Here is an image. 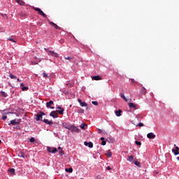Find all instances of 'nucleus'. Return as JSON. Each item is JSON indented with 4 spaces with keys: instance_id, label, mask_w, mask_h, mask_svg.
I'll return each mask as SVG.
<instances>
[{
    "instance_id": "nucleus-23",
    "label": "nucleus",
    "mask_w": 179,
    "mask_h": 179,
    "mask_svg": "<svg viewBox=\"0 0 179 179\" xmlns=\"http://www.w3.org/2000/svg\"><path fill=\"white\" fill-rule=\"evenodd\" d=\"M15 169L11 168L8 169V173H10L13 176H15Z\"/></svg>"
},
{
    "instance_id": "nucleus-48",
    "label": "nucleus",
    "mask_w": 179,
    "mask_h": 179,
    "mask_svg": "<svg viewBox=\"0 0 179 179\" xmlns=\"http://www.w3.org/2000/svg\"><path fill=\"white\" fill-rule=\"evenodd\" d=\"M60 43H61V44H62V43H64V40H61Z\"/></svg>"
},
{
    "instance_id": "nucleus-42",
    "label": "nucleus",
    "mask_w": 179,
    "mask_h": 179,
    "mask_svg": "<svg viewBox=\"0 0 179 179\" xmlns=\"http://www.w3.org/2000/svg\"><path fill=\"white\" fill-rule=\"evenodd\" d=\"M143 126H144L143 123H139V124L137 125V127H143Z\"/></svg>"
},
{
    "instance_id": "nucleus-44",
    "label": "nucleus",
    "mask_w": 179,
    "mask_h": 179,
    "mask_svg": "<svg viewBox=\"0 0 179 179\" xmlns=\"http://www.w3.org/2000/svg\"><path fill=\"white\" fill-rule=\"evenodd\" d=\"M106 170H108V171L111 170V167L110 166L106 167Z\"/></svg>"
},
{
    "instance_id": "nucleus-21",
    "label": "nucleus",
    "mask_w": 179,
    "mask_h": 179,
    "mask_svg": "<svg viewBox=\"0 0 179 179\" xmlns=\"http://www.w3.org/2000/svg\"><path fill=\"white\" fill-rule=\"evenodd\" d=\"M65 59H67L69 62H72L73 59V57H64Z\"/></svg>"
},
{
    "instance_id": "nucleus-38",
    "label": "nucleus",
    "mask_w": 179,
    "mask_h": 179,
    "mask_svg": "<svg viewBox=\"0 0 179 179\" xmlns=\"http://www.w3.org/2000/svg\"><path fill=\"white\" fill-rule=\"evenodd\" d=\"M59 154L61 156H64V150H60V151L59 152Z\"/></svg>"
},
{
    "instance_id": "nucleus-35",
    "label": "nucleus",
    "mask_w": 179,
    "mask_h": 179,
    "mask_svg": "<svg viewBox=\"0 0 179 179\" xmlns=\"http://www.w3.org/2000/svg\"><path fill=\"white\" fill-rule=\"evenodd\" d=\"M22 92H26V90H29V87H22Z\"/></svg>"
},
{
    "instance_id": "nucleus-52",
    "label": "nucleus",
    "mask_w": 179,
    "mask_h": 179,
    "mask_svg": "<svg viewBox=\"0 0 179 179\" xmlns=\"http://www.w3.org/2000/svg\"><path fill=\"white\" fill-rule=\"evenodd\" d=\"M45 51H48V52L50 51V50H47V48H45Z\"/></svg>"
},
{
    "instance_id": "nucleus-47",
    "label": "nucleus",
    "mask_w": 179,
    "mask_h": 179,
    "mask_svg": "<svg viewBox=\"0 0 179 179\" xmlns=\"http://www.w3.org/2000/svg\"><path fill=\"white\" fill-rule=\"evenodd\" d=\"M104 139H105L104 137H101V141H103Z\"/></svg>"
},
{
    "instance_id": "nucleus-33",
    "label": "nucleus",
    "mask_w": 179,
    "mask_h": 179,
    "mask_svg": "<svg viewBox=\"0 0 179 179\" xmlns=\"http://www.w3.org/2000/svg\"><path fill=\"white\" fill-rule=\"evenodd\" d=\"M77 113H78L80 114H83V113H85V110L84 109H79V110H78Z\"/></svg>"
},
{
    "instance_id": "nucleus-46",
    "label": "nucleus",
    "mask_w": 179,
    "mask_h": 179,
    "mask_svg": "<svg viewBox=\"0 0 179 179\" xmlns=\"http://www.w3.org/2000/svg\"><path fill=\"white\" fill-rule=\"evenodd\" d=\"M131 83H135V80L131 78Z\"/></svg>"
},
{
    "instance_id": "nucleus-37",
    "label": "nucleus",
    "mask_w": 179,
    "mask_h": 179,
    "mask_svg": "<svg viewBox=\"0 0 179 179\" xmlns=\"http://www.w3.org/2000/svg\"><path fill=\"white\" fill-rule=\"evenodd\" d=\"M92 103L94 106H99V102H97V101H92Z\"/></svg>"
},
{
    "instance_id": "nucleus-51",
    "label": "nucleus",
    "mask_w": 179,
    "mask_h": 179,
    "mask_svg": "<svg viewBox=\"0 0 179 179\" xmlns=\"http://www.w3.org/2000/svg\"><path fill=\"white\" fill-rule=\"evenodd\" d=\"M17 82H20V79L17 78Z\"/></svg>"
},
{
    "instance_id": "nucleus-13",
    "label": "nucleus",
    "mask_w": 179,
    "mask_h": 179,
    "mask_svg": "<svg viewBox=\"0 0 179 179\" xmlns=\"http://www.w3.org/2000/svg\"><path fill=\"white\" fill-rule=\"evenodd\" d=\"M136 159L134 158V155L128 156L127 161L129 162L130 163H134Z\"/></svg>"
},
{
    "instance_id": "nucleus-34",
    "label": "nucleus",
    "mask_w": 179,
    "mask_h": 179,
    "mask_svg": "<svg viewBox=\"0 0 179 179\" xmlns=\"http://www.w3.org/2000/svg\"><path fill=\"white\" fill-rule=\"evenodd\" d=\"M29 142H31V143H34V142H36V139L34 138V137H31L29 139Z\"/></svg>"
},
{
    "instance_id": "nucleus-3",
    "label": "nucleus",
    "mask_w": 179,
    "mask_h": 179,
    "mask_svg": "<svg viewBox=\"0 0 179 179\" xmlns=\"http://www.w3.org/2000/svg\"><path fill=\"white\" fill-rule=\"evenodd\" d=\"M47 150L49 152V153H57V152H58V150H57L55 148L47 147Z\"/></svg>"
},
{
    "instance_id": "nucleus-14",
    "label": "nucleus",
    "mask_w": 179,
    "mask_h": 179,
    "mask_svg": "<svg viewBox=\"0 0 179 179\" xmlns=\"http://www.w3.org/2000/svg\"><path fill=\"white\" fill-rule=\"evenodd\" d=\"M84 145L85 146H88V148H93V143L92 142L87 143V141H85Z\"/></svg>"
},
{
    "instance_id": "nucleus-49",
    "label": "nucleus",
    "mask_w": 179,
    "mask_h": 179,
    "mask_svg": "<svg viewBox=\"0 0 179 179\" xmlns=\"http://www.w3.org/2000/svg\"><path fill=\"white\" fill-rule=\"evenodd\" d=\"M58 150H62V149L61 148V147H59V148H58Z\"/></svg>"
},
{
    "instance_id": "nucleus-54",
    "label": "nucleus",
    "mask_w": 179,
    "mask_h": 179,
    "mask_svg": "<svg viewBox=\"0 0 179 179\" xmlns=\"http://www.w3.org/2000/svg\"><path fill=\"white\" fill-rule=\"evenodd\" d=\"M1 140H0V145H1Z\"/></svg>"
},
{
    "instance_id": "nucleus-8",
    "label": "nucleus",
    "mask_w": 179,
    "mask_h": 179,
    "mask_svg": "<svg viewBox=\"0 0 179 179\" xmlns=\"http://www.w3.org/2000/svg\"><path fill=\"white\" fill-rule=\"evenodd\" d=\"M62 127L64 128H66V129H71L72 128V125L66 123V122H63L62 123Z\"/></svg>"
},
{
    "instance_id": "nucleus-41",
    "label": "nucleus",
    "mask_w": 179,
    "mask_h": 179,
    "mask_svg": "<svg viewBox=\"0 0 179 179\" xmlns=\"http://www.w3.org/2000/svg\"><path fill=\"white\" fill-rule=\"evenodd\" d=\"M106 143H107L106 142V141H102L101 145H102L103 146H106Z\"/></svg>"
},
{
    "instance_id": "nucleus-11",
    "label": "nucleus",
    "mask_w": 179,
    "mask_h": 179,
    "mask_svg": "<svg viewBox=\"0 0 179 179\" xmlns=\"http://www.w3.org/2000/svg\"><path fill=\"white\" fill-rule=\"evenodd\" d=\"M49 24H50L51 26H53V27H55V29H56L57 30H61V27H59L58 25H57V24L54 23L53 22L50 21Z\"/></svg>"
},
{
    "instance_id": "nucleus-12",
    "label": "nucleus",
    "mask_w": 179,
    "mask_h": 179,
    "mask_svg": "<svg viewBox=\"0 0 179 179\" xmlns=\"http://www.w3.org/2000/svg\"><path fill=\"white\" fill-rule=\"evenodd\" d=\"M147 137L148 139H155V138H156V135H155L153 133H148L147 134Z\"/></svg>"
},
{
    "instance_id": "nucleus-27",
    "label": "nucleus",
    "mask_w": 179,
    "mask_h": 179,
    "mask_svg": "<svg viewBox=\"0 0 179 179\" xmlns=\"http://www.w3.org/2000/svg\"><path fill=\"white\" fill-rule=\"evenodd\" d=\"M133 164H135V166H137V167H141V162L138 161H134Z\"/></svg>"
},
{
    "instance_id": "nucleus-17",
    "label": "nucleus",
    "mask_w": 179,
    "mask_h": 179,
    "mask_svg": "<svg viewBox=\"0 0 179 179\" xmlns=\"http://www.w3.org/2000/svg\"><path fill=\"white\" fill-rule=\"evenodd\" d=\"M71 132H79V129L76 127L71 126Z\"/></svg>"
},
{
    "instance_id": "nucleus-36",
    "label": "nucleus",
    "mask_w": 179,
    "mask_h": 179,
    "mask_svg": "<svg viewBox=\"0 0 179 179\" xmlns=\"http://www.w3.org/2000/svg\"><path fill=\"white\" fill-rule=\"evenodd\" d=\"M135 143H136V145H137L138 146H141V145H142V143H141V141H135Z\"/></svg>"
},
{
    "instance_id": "nucleus-9",
    "label": "nucleus",
    "mask_w": 179,
    "mask_h": 179,
    "mask_svg": "<svg viewBox=\"0 0 179 179\" xmlns=\"http://www.w3.org/2000/svg\"><path fill=\"white\" fill-rule=\"evenodd\" d=\"M57 110H56L57 113H59V114H60V115H64V111H65L64 108H62L59 106L57 107Z\"/></svg>"
},
{
    "instance_id": "nucleus-26",
    "label": "nucleus",
    "mask_w": 179,
    "mask_h": 179,
    "mask_svg": "<svg viewBox=\"0 0 179 179\" xmlns=\"http://www.w3.org/2000/svg\"><path fill=\"white\" fill-rule=\"evenodd\" d=\"M0 94H1V96H3V97H8V94H6V92H5L3 91H1Z\"/></svg>"
},
{
    "instance_id": "nucleus-31",
    "label": "nucleus",
    "mask_w": 179,
    "mask_h": 179,
    "mask_svg": "<svg viewBox=\"0 0 179 179\" xmlns=\"http://www.w3.org/2000/svg\"><path fill=\"white\" fill-rule=\"evenodd\" d=\"M80 105L81 106V107H87V103H86L85 102H81Z\"/></svg>"
},
{
    "instance_id": "nucleus-40",
    "label": "nucleus",
    "mask_w": 179,
    "mask_h": 179,
    "mask_svg": "<svg viewBox=\"0 0 179 179\" xmlns=\"http://www.w3.org/2000/svg\"><path fill=\"white\" fill-rule=\"evenodd\" d=\"M111 152H109L108 153L106 154V156H108V157H111Z\"/></svg>"
},
{
    "instance_id": "nucleus-20",
    "label": "nucleus",
    "mask_w": 179,
    "mask_h": 179,
    "mask_svg": "<svg viewBox=\"0 0 179 179\" xmlns=\"http://www.w3.org/2000/svg\"><path fill=\"white\" fill-rule=\"evenodd\" d=\"M129 108H136V104L134 103H128Z\"/></svg>"
},
{
    "instance_id": "nucleus-28",
    "label": "nucleus",
    "mask_w": 179,
    "mask_h": 179,
    "mask_svg": "<svg viewBox=\"0 0 179 179\" xmlns=\"http://www.w3.org/2000/svg\"><path fill=\"white\" fill-rule=\"evenodd\" d=\"M19 157H22V159H24V152H20L18 154Z\"/></svg>"
},
{
    "instance_id": "nucleus-25",
    "label": "nucleus",
    "mask_w": 179,
    "mask_h": 179,
    "mask_svg": "<svg viewBox=\"0 0 179 179\" xmlns=\"http://www.w3.org/2000/svg\"><path fill=\"white\" fill-rule=\"evenodd\" d=\"M86 127H87V124H86V123H83L80 124V128H81V129H86Z\"/></svg>"
},
{
    "instance_id": "nucleus-7",
    "label": "nucleus",
    "mask_w": 179,
    "mask_h": 179,
    "mask_svg": "<svg viewBox=\"0 0 179 179\" xmlns=\"http://www.w3.org/2000/svg\"><path fill=\"white\" fill-rule=\"evenodd\" d=\"M10 124L11 125H19V124H20V120H10Z\"/></svg>"
},
{
    "instance_id": "nucleus-32",
    "label": "nucleus",
    "mask_w": 179,
    "mask_h": 179,
    "mask_svg": "<svg viewBox=\"0 0 179 179\" xmlns=\"http://www.w3.org/2000/svg\"><path fill=\"white\" fill-rule=\"evenodd\" d=\"M8 40L9 41H12V43H16V41H15L13 38H12V36H10L9 38H8Z\"/></svg>"
},
{
    "instance_id": "nucleus-22",
    "label": "nucleus",
    "mask_w": 179,
    "mask_h": 179,
    "mask_svg": "<svg viewBox=\"0 0 179 179\" xmlns=\"http://www.w3.org/2000/svg\"><path fill=\"white\" fill-rule=\"evenodd\" d=\"M115 113L117 117H121V113H122V110H115Z\"/></svg>"
},
{
    "instance_id": "nucleus-1",
    "label": "nucleus",
    "mask_w": 179,
    "mask_h": 179,
    "mask_svg": "<svg viewBox=\"0 0 179 179\" xmlns=\"http://www.w3.org/2000/svg\"><path fill=\"white\" fill-rule=\"evenodd\" d=\"M34 10H36V12H38V15H41V16H43V17H47V15L43 12L41 8L34 7Z\"/></svg>"
},
{
    "instance_id": "nucleus-5",
    "label": "nucleus",
    "mask_w": 179,
    "mask_h": 179,
    "mask_svg": "<svg viewBox=\"0 0 179 179\" xmlns=\"http://www.w3.org/2000/svg\"><path fill=\"white\" fill-rule=\"evenodd\" d=\"M54 104V101H50L46 103V107L48 108H51L52 110H54V107L51 106Z\"/></svg>"
},
{
    "instance_id": "nucleus-15",
    "label": "nucleus",
    "mask_w": 179,
    "mask_h": 179,
    "mask_svg": "<svg viewBox=\"0 0 179 179\" xmlns=\"http://www.w3.org/2000/svg\"><path fill=\"white\" fill-rule=\"evenodd\" d=\"M140 93H141V94H142L143 96H145V94H146V93H147L146 88H145L144 87H143L141 89Z\"/></svg>"
},
{
    "instance_id": "nucleus-39",
    "label": "nucleus",
    "mask_w": 179,
    "mask_h": 179,
    "mask_svg": "<svg viewBox=\"0 0 179 179\" xmlns=\"http://www.w3.org/2000/svg\"><path fill=\"white\" fill-rule=\"evenodd\" d=\"M43 78H48V75L47 74V73L44 72L43 73Z\"/></svg>"
},
{
    "instance_id": "nucleus-29",
    "label": "nucleus",
    "mask_w": 179,
    "mask_h": 179,
    "mask_svg": "<svg viewBox=\"0 0 179 179\" xmlns=\"http://www.w3.org/2000/svg\"><path fill=\"white\" fill-rule=\"evenodd\" d=\"M65 170L66 173H72V171H73V169L72 168H66Z\"/></svg>"
},
{
    "instance_id": "nucleus-43",
    "label": "nucleus",
    "mask_w": 179,
    "mask_h": 179,
    "mask_svg": "<svg viewBox=\"0 0 179 179\" xmlns=\"http://www.w3.org/2000/svg\"><path fill=\"white\" fill-rule=\"evenodd\" d=\"M8 118V117H6V115H3L2 119L3 120V121H5V120H6Z\"/></svg>"
},
{
    "instance_id": "nucleus-19",
    "label": "nucleus",
    "mask_w": 179,
    "mask_h": 179,
    "mask_svg": "<svg viewBox=\"0 0 179 179\" xmlns=\"http://www.w3.org/2000/svg\"><path fill=\"white\" fill-rule=\"evenodd\" d=\"M92 80H101L100 76H94L92 78Z\"/></svg>"
},
{
    "instance_id": "nucleus-16",
    "label": "nucleus",
    "mask_w": 179,
    "mask_h": 179,
    "mask_svg": "<svg viewBox=\"0 0 179 179\" xmlns=\"http://www.w3.org/2000/svg\"><path fill=\"white\" fill-rule=\"evenodd\" d=\"M42 121L47 125H51V124H52V120L49 121L48 119H43Z\"/></svg>"
},
{
    "instance_id": "nucleus-24",
    "label": "nucleus",
    "mask_w": 179,
    "mask_h": 179,
    "mask_svg": "<svg viewBox=\"0 0 179 179\" xmlns=\"http://www.w3.org/2000/svg\"><path fill=\"white\" fill-rule=\"evenodd\" d=\"M120 97H121L122 99H123V100H124L125 101H128V99H127V98L125 97V95L124 94V93H121V94H120Z\"/></svg>"
},
{
    "instance_id": "nucleus-18",
    "label": "nucleus",
    "mask_w": 179,
    "mask_h": 179,
    "mask_svg": "<svg viewBox=\"0 0 179 179\" xmlns=\"http://www.w3.org/2000/svg\"><path fill=\"white\" fill-rule=\"evenodd\" d=\"M16 2L17 3H19V5H21V6H24V5H26V3L22 0H16Z\"/></svg>"
},
{
    "instance_id": "nucleus-50",
    "label": "nucleus",
    "mask_w": 179,
    "mask_h": 179,
    "mask_svg": "<svg viewBox=\"0 0 179 179\" xmlns=\"http://www.w3.org/2000/svg\"><path fill=\"white\" fill-rule=\"evenodd\" d=\"M20 86L23 87V86H24V85H23V83H21Z\"/></svg>"
},
{
    "instance_id": "nucleus-4",
    "label": "nucleus",
    "mask_w": 179,
    "mask_h": 179,
    "mask_svg": "<svg viewBox=\"0 0 179 179\" xmlns=\"http://www.w3.org/2000/svg\"><path fill=\"white\" fill-rule=\"evenodd\" d=\"M48 55H51L52 57H55V58H58V57H59L58 53H57L54 51L49 50V51H48Z\"/></svg>"
},
{
    "instance_id": "nucleus-30",
    "label": "nucleus",
    "mask_w": 179,
    "mask_h": 179,
    "mask_svg": "<svg viewBox=\"0 0 179 179\" xmlns=\"http://www.w3.org/2000/svg\"><path fill=\"white\" fill-rule=\"evenodd\" d=\"M9 78H10V79H17V77H16L15 76H14L13 74L10 73L9 75Z\"/></svg>"
},
{
    "instance_id": "nucleus-6",
    "label": "nucleus",
    "mask_w": 179,
    "mask_h": 179,
    "mask_svg": "<svg viewBox=\"0 0 179 179\" xmlns=\"http://www.w3.org/2000/svg\"><path fill=\"white\" fill-rule=\"evenodd\" d=\"M50 116L52 117V118H58V112L53 110L50 113Z\"/></svg>"
},
{
    "instance_id": "nucleus-53",
    "label": "nucleus",
    "mask_w": 179,
    "mask_h": 179,
    "mask_svg": "<svg viewBox=\"0 0 179 179\" xmlns=\"http://www.w3.org/2000/svg\"><path fill=\"white\" fill-rule=\"evenodd\" d=\"M177 160H179V157H177Z\"/></svg>"
},
{
    "instance_id": "nucleus-45",
    "label": "nucleus",
    "mask_w": 179,
    "mask_h": 179,
    "mask_svg": "<svg viewBox=\"0 0 179 179\" xmlns=\"http://www.w3.org/2000/svg\"><path fill=\"white\" fill-rule=\"evenodd\" d=\"M78 101L80 104L82 103V100H80V99H78Z\"/></svg>"
},
{
    "instance_id": "nucleus-10",
    "label": "nucleus",
    "mask_w": 179,
    "mask_h": 179,
    "mask_svg": "<svg viewBox=\"0 0 179 179\" xmlns=\"http://www.w3.org/2000/svg\"><path fill=\"white\" fill-rule=\"evenodd\" d=\"M176 149H172L173 153H174L175 156H177V155H179L178 150L179 148L175 144L174 145Z\"/></svg>"
},
{
    "instance_id": "nucleus-2",
    "label": "nucleus",
    "mask_w": 179,
    "mask_h": 179,
    "mask_svg": "<svg viewBox=\"0 0 179 179\" xmlns=\"http://www.w3.org/2000/svg\"><path fill=\"white\" fill-rule=\"evenodd\" d=\"M43 115H45V113L43 112H40L39 114L36 115V121H43Z\"/></svg>"
}]
</instances>
